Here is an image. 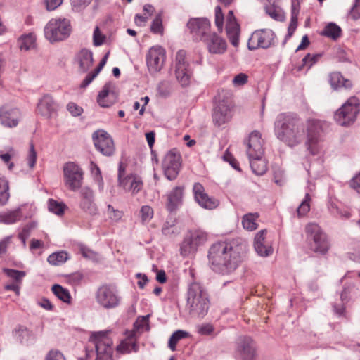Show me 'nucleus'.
Returning <instances> with one entry per match:
<instances>
[{"label":"nucleus","mask_w":360,"mask_h":360,"mask_svg":"<svg viewBox=\"0 0 360 360\" xmlns=\"http://www.w3.org/2000/svg\"><path fill=\"white\" fill-rule=\"evenodd\" d=\"M274 131L276 137L288 147L294 148L306 139L309 153L316 155L319 153L323 133V122L319 120L309 119L304 124L296 113L281 112L276 117Z\"/></svg>","instance_id":"f257e3e1"},{"label":"nucleus","mask_w":360,"mask_h":360,"mask_svg":"<svg viewBox=\"0 0 360 360\" xmlns=\"http://www.w3.org/2000/svg\"><path fill=\"white\" fill-rule=\"evenodd\" d=\"M247 246V241L240 237L213 243L207 255L210 268L223 275L233 272L242 262Z\"/></svg>","instance_id":"f03ea898"},{"label":"nucleus","mask_w":360,"mask_h":360,"mask_svg":"<svg viewBox=\"0 0 360 360\" xmlns=\"http://www.w3.org/2000/svg\"><path fill=\"white\" fill-rule=\"evenodd\" d=\"M306 243L313 252L325 255L328 253L330 243L327 234L315 223H309L305 226Z\"/></svg>","instance_id":"7ed1b4c3"},{"label":"nucleus","mask_w":360,"mask_h":360,"mask_svg":"<svg viewBox=\"0 0 360 360\" xmlns=\"http://www.w3.org/2000/svg\"><path fill=\"white\" fill-rule=\"evenodd\" d=\"M187 304L190 308V312L194 315L207 313L210 306L208 295L200 283L193 281L190 283L188 289Z\"/></svg>","instance_id":"20e7f679"},{"label":"nucleus","mask_w":360,"mask_h":360,"mask_svg":"<svg viewBox=\"0 0 360 360\" xmlns=\"http://www.w3.org/2000/svg\"><path fill=\"white\" fill-rule=\"evenodd\" d=\"M208 237V233L201 229L188 230L180 244V255L188 257L195 254L198 248L205 244Z\"/></svg>","instance_id":"39448f33"},{"label":"nucleus","mask_w":360,"mask_h":360,"mask_svg":"<svg viewBox=\"0 0 360 360\" xmlns=\"http://www.w3.org/2000/svg\"><path fill=\"white\" fill-rule=\"evenodd\" d=\"M72 26L67 18H52L44 27V35L51 43L66 39L71 33Z\"/></svg>","instance_id":"423d86ee"},{"label":"nucleus","mask_w":360,"mask_h":360,"mask_svg":"<svg viewBox=\"0 0 360 360\" xmlns=\"http://www.w3.org/2000/svg\"><path fill=\"white\" fill-rule=\"evenodd\" d=\"M359 112V99L356 96H351L336 110L334 119L339 125L348 127L355 122Z\"/></svg>","instance_id":"0eeeda50"},{"label":"nucleus","mask_w":360,"mask_h":360,"mask_svg":"<svg viewBox=\"0 0 360 360\" xmlns=\"http://www.w3.org/2000/svg\"><path fill=\"white\" fill-rule=\"evenodd\" d=\"M89 342L93 344L96 358L95 360H112V340L108 336V331L92 333Z\"/></svg>","instance_id":"6e6552de"},{"label":"nucleus","mask_w":360,"mask_h":360,"mask_svg":"<svg viewBox=\"0 0 360 360\" xmlns=\"http://www.w3.org/2000/svg\"><path fill=\"white\" fill-rule=\"evenodd\" d=\"M276 36L271 29H259L254 31L248 41L250 51L259 49H266L276 44Z\"/></svg>","instance_id":"1a4fd4ad"},{"label":"nucleus","mask_w":360,"mask_h":360,"mask_svg":"<svg viewBox=\"0 0 360 360\" xmlns=\"http://www.w3.org/2000/svg\"><path fill=\"white\" fill-rule=\"evenodd\" d=\"M63 176L65 186L71 191H76L81 188L84 172L73 162H68L63 166Z\"/></svg>","instance_id":"9d476101"},{"label":"nucleus","mask_w":360,"mask_h":360,"mask_svg":"<svg viewBox=\"0 0 360 360\" xmlns=\"http://www.w3.org/2000/svg\"><path fill=\"white\" fill-rule=\"evenodd\" d=\"M97 302L105 309H114L119 306L121 297L117 288L110 285L101 286L96 294Z\"/></svg>","instance_id":"9b49d317"},{"label":"nucleus","mask_w":360,"mask_h":360,"mask_svg":"<svg viewBox=\"0 0 360 360\" xmlns=\"http://www.w3.org/2000/svg\"><path fill=\"white\" fill-rule=\"evenodd\" d=\"M174 63L177 80L182 86H188L190 84L193 72L190 64L186 60V51L181 49L176 52Z\"/></svg>","instance_id":"f8f14e48"},{"label":"nucleus","mask_w":360,"mask_h":360,"mask_svg":"<svg viewBox=\"0 0 360 360\" xmlns=\"http://www.w3.org/2000/svg\"><path fill=\"white\" fill-rule=\"evenodd\" d=\"M162 167L168 180L176 179L181 167V155L174 150L169 151L162 160Z\"/></svg>","instance_id":"ddd939ff"},{"label":"nucleus","mask_w":360,"mask_h":360,"mask_svg":"<svg viewBox=\"0 0 360 360\" xmlns=\"http://www.w3.org/2000/svg\"><path fill=\"white\" fill-rule=\"evenodd\" d=\"M126 166L120 162L118 167V184L126 191H131L133 194L138 193L143 186L141 179L135 174L125 175Z\"/></svg>","instance_id":"4468645a"},{"label":"nucleus","mask_w":360,"mask_h":360,"mask_svg":"<svg viewBox=\"0 0 360 360\" xmlns=\"http://www.w3.org/2000/svg\"><path fill=\"white\" fill-rule=\"evenodd\" d=\"M166 51L161 46H153L148 50L146 59L150 74L159 72L165 63Z\"/></svg>","instance_id":"2eb2a0df"},{"label":"nucleus","mask_w":360,"mask_h":360,"mask_svg":"<svg viewBox=\"0 0 360 360\" xmlns=\"http://www.w3.org/2000/svg\"><path fill=\"white\" fill-rule=\"evenodd\" d=\"M94 146L97 150L105 156H112L115 151L114 141L110 135L104 130H98L93 134Z\"/></svg>","instance_id":"dca6fc26"},{"label":"nucleus","mask_w":360,"mask_h":360,"mask_svg":"<svg viewBox=\"0 0 360 360\" xmlns=\"http://www.w3.org/2000/svg\"><path fill=\"white\" fill-rule=\"evenodd\" d=\"M79 207L86 214L91 216L98 214V208L95 203L94 191L89 186H84L79 192Z\"/></svg>","instance_id":"f3484780"},{"label":"nucleus","mask_w":360,"mask_h":360,"mask_svg":"<svg viewBox=\"0 0 360 360\" xmlns=\"http://www.w3.org/2000/svg\"><path fill=\"white\" fill-rule=\"evenodd\" d=\"M187 27L195 41H204L210 34V22L207 18L191 19Z\"/></svg>","instance_id":"a211bd4d"},{"label":"nucleus","mask_w":360,"mask_h":360,"mask_svg":"<svg viewBox=\"0 0 360 360\" xmlns=\"http://www.w3.org/2000/svg\"><path fill=\"white\" fill-rule=\"evenodd\" d=\"M246 146V153L248 158H262L264 155V141L259 131H252L248 138L243 141Z\"/></svg>","instance_id":"6ab92c4d"},{"label":"nucleus","mask_w":360,"mask_h":360,"mask_svg":"<svg viewBox=\"0 0 360 360\" xmlns=\"http://www.w3.org/2000/svg\"><path fill=\"white\" fill-rule=\"evenodd\" d=\"M193 193L195 200L198 204L207 210L217 208L219 202L217 199L210 197L206 193L204 186L200 183H195L193 186Z\"/></svg>","instance_id":"aec40b11"},{"label":"nucleus","mask_w":360,"mask_h":360,"mask_svg":"<svg viewBox=\"0 0 360 360\" xmlns=\"http://www.w3.org/2000/svg\"><path fill=\"white\" fill-rule=\"evenodd\" d=\"M236 353L242 360H254L255 345L249 336H240L236 340Z\"/></svg>","instance_id":"412c9836"},{"label":"nucleus","mask_w":360,"mask_h":360,"mask_svg":"<svg viewBox=\"0 0 360 360\" xmlns=\"http://www.w3.org/2000/svg\"><path fill=\"white\" fill-rule=\"evenodd\" d=\"M231 119V109L228 102L219 99L216 103L212 112V120L214 125L221 127L229 122Z\"/></svg>","instance_id":"4be33fe9"},{"label":"nucleus","mask_w":360,"mask_h":360,"mask_svg":"<svg viewBox=\"0 0 360 360\" xmlns=\"http://www.w3.org/2000/svg\"><path fill=\"white\" fill-rule=\"evenodd\" d=\"M111 83L105 84L97 96V103L102 108H109L118 99V94L114 91Z\"/></svg>","instance_id":"5701e85b"},{"label":"nucleus","mask_w":360,"mask_h":360,"mask_svg":"<svg viewBox=\"0 0 360 360\" xmlns=\"http://www.w3.org/2000/svg\"><path fill=\"white\" fill-rule=\"evenodd\" d=\"M20 112L18 108L3 106L0 108V122L6 127H14L18 124Z\"/></svg>","instance_id":"b1692460"},{"label":"nucleus","mask_w":360,"mask_h":360,"mask_svg":"<svg viewBox=\"0 0 360 360\" xmlns=\"http://www.w3.org/2000/svg\"><path fill=\"white\" fill-rule=\"evenodd\" d=\"M185 187L184 186H175L167 194L166 208L169 212L176 211L183 204Z\"/></svg>","instance_id":"393cba45"},{"label":"nucleus","mask_w":360,"mask_h":360,"mask_svg":"<svg viewBox=\"0 0 360 360\" xmlns=\"http://www.w3.org/2000/svg\"><path fill=\"white\" fill-rule=\"evenodd\" d=\"M267 231L262 229L255 236L254 248L257 253L261 257H269L272 255L274 249L271 245L266 240Z\"/></svg>","instance_id":"a878e982"},{"label":"nucleus","mask_w":360,"mask_h":360,"mask_svg":"<svg viewBox=\"0 0 360 360\" xmlns=\"http://www.w3.org/2000/svg\"><path fill=\"white\" fill-rule=\"evenodd\" d=\"M203 41L210 53L223 54L226 51V41L216 33L210 34Z\"/></svg>","instance_id":"bb28decb"},{"label":"nucleus","mask_w":360,"mask_h":360,"mask_svg":"<svg viewBox=\"0 0 360 360\" xmlns=\"http://www.w3.org/2000/svg\"><path fill=\"white\" fill-rule=\"evenodd\" d=\"M127 338L117 346V351L121 354H129L139 350L138 337L135 331H126Z\"/></svg>","instance_id":"cd10ccee"},{"label":"nucleus","mask_w":360,"mask_h":360,"mask_svg":"<svg viewBox=\"0 0 360 360\" xmlns=\"http://www.w3.org/2000/svg\"><path fill=\"white\" fill-rule=\"evenodd\" d=\"M328 82L334 91L340 89L350 90L352 82L349 79L345 78L340 72H333L328 75Z\"/></svg>","instance_id":"c85d7f7f"},{"label":"nucleus","mask_w":360,"mask_h":360,"mask_svg":"<svg viewBox=\"0 0 360 360\" xmlns=\"http://www.w3.org/2000/svg\"><path fill=\"white\" fill-rule=\"evenodd\" d=\"M37 110L40 115L49 118L56 110V104L51 95L46 94L39 101Z\"/></svg>","instance_id":"c756f323"},{"label":"nucleus","mask_w":360,"mask_h":360,"mask_svg":"<svg viewBox=\"0 0 360 360\" xmlns=\"http://www.w3.org/2000/svg\"><path fill=\"white\" fill-rule=\"evenodd\" d=\"M76 60L79 64V70L82 72H86L93 65V53L87 49H82L77 54Z\"/></svg>","instance_id":"7c9ffc66"},{"label":"nucleus","mask_w":360,"mask_h":360,"mask_svg":"<svg viewBox=\"0 0 360 360\" xmlns=\"http://www.w3.org/2000/svg\"><path fill=\"white\" fill-rule=\"evenodd\" d=\"M321 57V54H314L307 53L302 60V64L295 66L292 70L291 72L293 75L298 76L299 72H302L304 68H307L306 72L310 69V68L314 65L319 59Z\"/></svg>","instance_id":"2f4dec72"},{"label":"nucleus","mask_w":360,"mask_h":360,"mask_svg":"<svg viewBox=\"0 0 360 360\" xmlns=\"http://www.w3.org/2000/svg\"><path fill=\"white\" fill-rule=\"evenodd\" d=\"M240 31V25L238 22H226V35L231 44L234 46H238L239 44Z\"/></svg>","instance_id":"473e14b6"},{"label":"nucleus","mask_w":360,"mask_h":360,"mask_svg":"<svg viewBox=\"0 0 360 360\" xmlns=\"http://www.w3.org/2000/svg\"><path fill=\"white\" fill-rule=\"evenodd\" d=\"M259 217L258 212H250L245 214L242 217V225L244 229L248 231H252L258 228L257 220Z\"/></svg>","instance_id":"72a5a7b5"},{"label":"nucleus","mask_w":360,"mask_h":360,"mask_svg":"<svg viewBox=\"0 0 360 360\" xmlns=\"http://www.w3.org/2000/svg\"><path fill=\"white\" fill-rule=\"evenodd\" d=\"M251 169L256 175L262 176L267 171V164L262 158H249Z\"/></svg>","instance_id":"f704fd0d"},{"label":"nucleus","mask_w":360,"mask_h":360,"mask_svg":"<svg viewBox=\"0 0 360 360\" xmlns=\"http://www.w3.org/2000/svg\"><path fill=\"white\" fill-rule=\"evenodd\" d=\"M321 34L333 40H337L342 34V29L335 23L330 22L325 26Z\"/></svg>","instance_id":"c9c22d12"},{"label":"nucleus","mask_w":360,"mask_h":360,"mask_svg":"<svg viewBox=\"0 0 360 360\" xmlns=\"http://www.w3.org/2000/svg\"><path fill=\"white\" fill-rule=\"evenodd\" d=\"M22 211L20 208L0 215V221L5 224H13L21 219Z\"/></svg>","instance_id":"e433bc0d"},{"label":"nucleus","mask_w":360,"mask_h":360,"mask_svg":"<svg viewBox=\"0 0 360 360\" xmlns=\"http://www.w3.org/2000/svg\"><path fill=\"white\" fill-rule=\"evenodd\" d=\"M9 184L6 179L0 174V206L5 205L10 198Z\"/></svg>","instance_id":"4c0bfd02"},{"label":"nucleus","mask_w":360,"mask_h":360,"mask_svg":"<svg viewBox=\"0 0 360 360\" xmlns=\"http://www.w3.org/2000/svg\"><path fill=\"white\" fill-rule=\"evenodd\" d=\"M2 271L8 278L12 280V282L20 285H22L23 278L26 275V273L24 271H19L13 269L4 268Z\"/></svg>","instance_id":"58836bf2"},{"label":"nucleus","mask_w":360,"mask_h":360,"mask_svg":"<svg viewBox=\"0 0 360 360\" xmlns=\"http://www.w3.org/2000/svg\"><path fill=\"white\" fill-rule=\"evenodd\" d=\"M149 317L150 316H139L134 323V329L131 331H135L136 336L138 333L140 335L144 330L148 331L150 330Z\"/></svg>","instance_id":"ea45409f"},{"label":"nucleus","mask_w":360,"mask_h":360,"mask_svg":"<svg viewBox=\"0 0 360 360\" xmlns=\"http://www.w3.org/2000/svg\"><path fill=\"white\" fill-rule=\"evenodd\" d=\"M68 259V254L65 251H60L51 254L48 258V262L51 265H60Z\"/></svg>","instance_id":"a19ab883"},{"label":"nucleus","mask_w":360,"mask_h":360,"mask_svg":"<svg viewBox=\"0 0 360 360\" xmlns=\"http://www.w3.org/2000/svg\"><path fill=\"white\" fill-rule=\"evenodd\" d=\"M52 291L54 295L63 302L66 303L70 302L71 295L69 290L66 288H64L58 284H56L52 287Z\"/></svg>","instance_id":"79ce46f5"},{"label":"nucleus","mask_w":360,"mask_h":360,"mask_svg":"<svg viewBox=\"0 0 360 360\" xmlns=\"http://www.w3.org/2000/svg\"><path fill=\"white\" fill-rule=\"evenodd\" d=\"M188 336V333L182 330L175 331L170 337L168 342V347L172 351H175L178 342Z\"/></svg>","instance_id":"37998d69"},{"label":"nucleus","mask_w":360,"mask_h":360,"mask_svg":"<svg viewBox=\"0 0 360 360\" xmlns=\"http://www.w3.org/2000/svg\"><path fill=\"white\" fill-rule=\"evenodd\" d=\"M34 37L32 34H28L21 36L18 40V44L21 50H29L34 47Z\"/></svg>","instance_id":"c03bdc74"},{"label":"nucleus","mask_w":360,"mask_h":360,"mask_svg":"<svg viewBox=\"0 0 360 360\" xmlns=\"http://www.w3.org/2000/svg\"><path fill=\"white\" fill-rule=\"evenodd\" d=\"M65 207L66 205L63 202H59L53 199L49 200V211L57 215H62L64 213Z\"/></svg>","instance_id":"a18cd8bd"},{"label":"nucleus","mask_w":360,"mask_h":360,"mask_svg":"<svg viewBox=\"0 0 360 360\" xmlns=\"http://www.w3.org/2000/svg\"><path fill=\"white\" fill-rule=\"evenodd\" d=\"M90 169L95 181H97L99 185L100 191H102L103 189V181L100 168L95 162H91Z\"/></svg>","instance_id":"49530a36"},{"label":"nucleus","mask_w":360,"mask_h":360,"mask_svg":"<svg viewBox=\"0 0 360 360\" xmlns=\"http://www.w3.org/2000/svg\"><path fill=\"white\" fill-rule=\"evenodd\" d=\"M311 201V196L309 193H306L304 199L302 200L300 206L297 209V215L302 217L308 213L310 210L309 202Z\"/></svg>","instance_id":"de8ad7c7"},{"label":"nucleus","mask_w":360,"mask_h":360,"mask_svg":"<svg viewBox=\"0 0 360 360\" xmlns=\"http://www.w3.org/2000/svg\"><path fill=\"white\" fill-rule=\"evenodd\" d=\"M163 30L162 15L161 14H158L152 22L150 31L154 34H162Z\"/></svg>","instance_id":"09e8293b"},{"label":"nucleus","mask_w":360,"mask_h":360,"mask_svg":"<svg viewBox=\"0 0 360 360\" xmlns=\"http://www.w3.org/2000/svg\"><path fill=\"white\" fill-rule=\"evenodd\" d=\"M15 155V150L10 148L7 152L3 153L0 152V158L1 160L8 165V168L9 170H12L14 167V164L13 162H10L11 158Z\"/></svg>","instance_id":"8fccbe9b"},{"label":"nucleus","mask_w":360,"mask_h":360,"mask_svg":"<svg viewBox=\"0 0 360 360\" xmlns=\"http://www.w3.org/2000/svg\"><path fill=\"white\" fill-rule=\"evenodd\" d=\"M15 337L20 342H25L29 340L30 336V332L23 326H19L14 330Z\"/></svg>","instance_id":"3c124183"},{"label":"nucleus","mask_w":360,"mask_h":360,"mask_svg":"<svg viewBox=\"0 0 360 360\" xmlns=\"http://www.w3.org/2000/svg\"><path fill=\"white\" fill-rule=\"evenodd\" d=\"M341 301L340 302H335L333 304V307L334 308V311L338 315H342L345 313V307L342 302L345 300L347 297V290L345 289L340 295Z\"/></svg>","instance_id":"603ef678"},{"label":"nucleus","mask_w":360,"mask_h":360,"mask_svg":"<svg viewBox=\"0 0 360 360\" xmlns=\"http://www.w3.org/2000/svg\"><path fill=\"white\" fill-rule=\"evenodd\" d=\"M92 0H70L72 9L77 12H81L91 4Z\"/></svg>","instance_id":"864d4df0"},{"label":"nucleus","mask_w":360,"mask_h":360,"mask_svg":"<svg viewBox=\"0 0 360 360\" xmlns=\"http://www.w3.org/2000/svg\"><path fill=\"white\" fill-rule=\"evenodd\" d=\"M68 283L72 285H77L80 284L82 281L84 276L81 272H74L68 275H65Z\"/></svg>","instance_id":"5fc2aeb1"},{"label":"nucleus","mask_w":360,"mask_h":360,"mask_svg":"<svg viewBox=\"0 0 360 360\" xmlns=\"http://www.w3.org/2000/svg\"><path fill=\"white\" fill-rule=\"evenodd\" d=\"M140 214L143 222L148 221L153 217V210L150 206L143 205L141 208Z\"/></svg>","instance_id":"6e6d98bb"},{"label":"nucleus","mask_w":360,"mask_h":360,"mask_svg":"<svg viewBox=\"0 0 360 360\" xmlns=\"http://www.w3.org/2000/svg\"><path fill=\"white\" fill-rule=\"evenodd\" d=\"M196 328L197 332L201 335H210L214 330V328L211 323L199 324Z\"/></svg>","instance_id":"4d7b16f0"},{"label":"nucleus","mask_w":360,"mask_h":360,"mask_svg":"<svg viewBox=\"0 0 360 360\" xmlns=\"http://www.w3.org/2000/svg\"><path fill=\"white\" fill-rule=\"evenodd\" d=\"M224 14L222 13V10L219 6H216L215 8V24L219 32H221L223 30L224 25Z\"/></svg>","instance_id":"13d9d810"},{"label":"nucleus","mask_w":360,"mask_h":360,"mask_svg":"<svg viewBox=\"0 0 360 360\" xmlns=\"http://www.w3.org/2000/svg\"><path fill=\"white\" fill-rule=\"evenodd\" d=\"M223 159L224 161L229 162L233 169L238 172H241V169L239 166V162L231 153H229V151H226L223 155Z\"/></svg>","instance_id":"bf43d9fd"},{"label":"nucleus","mask_w":360,"mask_h":360,"mask_svg":"<svg viewBox=\"0 0 360 360\" xmlns=\"http://www.w3.org/2000/svg\"><path fill=\"white\" fill-rule=\"evenodd\" d=\"M108 215L114 221H118L123 216L122 212L115 209L111 205H108Z\"/></svg>","instance_id":"052dcab7"},{"label":"nucleus","mask_w":360,"mask_h":360,"mask_svg":"<svg viewBox=\"0 0 360 360\" xmlns=\"http://www.w3.org/2000/svg\"><path fill=\"white\" fill-rule=\"evenodd\" d=\"M105 37L102 34L98 27H96L93 34V43L95 46H101L103 44Z\"/></svg>","instance_id":"680f3d73"},{"label":"nucleus","mask_w":360,"mask_h":360,"mask_svg":"<svg viewBox=\"0 0 360 360\" xmlns=\"http://www.w3.org/2000/svg\"><path fill=\"white\" fill-rule=\"evenodd\" d=\"M44 360H66L63 354L57 349H51L46 355Z\"/></svg>","instance_id":"e2e57ef3"},{"label":"nucleus","mask_w":360,"mask_h":360,"mask_svg":"<svg viewBox=\"0 0 360 360\" xmlns=\"http://www.w3.org/2000/svg\"><path fill=\"white\" fill-rule=\"evenodd\" d=\"M27 160L30 168H33L37 161V153L34 150V146L33 143L30 144V148Z\"/></svg>","instance_id":"0e129e2a"},{"label":"nucleus","mask_w":360,"mask_h":360,"mask_svg":"<svg viewBox=\"0 0 360 360\" xmlns=\"http://www.w3.org/2000/svg\"><path fill=\"white\" fill-rule=\"evenodd\" d=\"M67 109L75 117L79 116L83 112V108L73 102H70L67 105Z\"/></svg>","instance_id":"69168bd1"},{"label":"nucleus","mask_w":360,"mask_h":360,"mask_svg":"<svg viewBox=\"0 0 360 360\" xmlns=\"http://www.w3.org/2000/svg\"><path fill=\"white\" fill-rule=\"evenodd\" d=\"M248 77L245 73H239L236 75L233 79V84L235 86H243L248 82Z\"/></svg>","instance_id":"338daca9"},{"label":"nucleus","mask_w":360,"mask_h":360,"mask_svg":"<svg viewBox=\"0 0 360 360\" xmlns=\"http://www.w3.org/2000/svg\"><path fill=\"white\" fill-rule=\"evenodd\" d=\"M350 15L354 20L360 18V0H355V3L350 11Z\"/></svg>","instance_id":"774afa93"}]
</instances>
